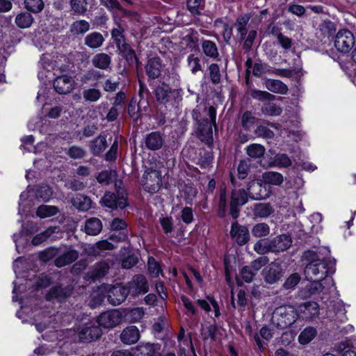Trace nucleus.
Segmentation results:
<instances>
[{
    "label": "nucleus",
    "instance_id": "obj_62",
    "mask_svg": "<svg viewBox=\"0 0 356 356\" xmlns=\"http://www.w3.org/2000/svg\"><path fill=\"white\" fill-rule=\"evenodd\" d=\"M254 250L259 254H265L271 252L270 240L258 241L254 245Z\"/></svg>",
    "mask_w": 356,
    "mask_h": 356
},
{
    "label": "nucleus",
    "instance_id": "obj_61",
    "mask_svg": "<svg viewBox=\"0 0 356 356\" xmlns=\"http://www.w3.org/2000/svg\"><path fill=\"white\" fill-rule=\"evenodd\" d=\"M273 163L275 166L287 168L292 164V161L286 154H277L274 157Z\"/></svg>",
    "mask_w": 356,
    "mask_h": 356
},
{
    "label": "nucleus",
    "instance_id": "obj_39",
    "mask_svg": "<svg viewBox=\"0 0 356 356\" xmlns=\"http://www.w3.org/2000/svg\"><path fill=\"white\" fill-rule=\"evenodd\" d=\"M248 192L245 189L233 190L231 196V203L240 207L244 205L248 200Z\"/></svg>",
    "mask_w": 356,
    "mask_h": 356
},
{
    "label": "nucleus",
    "instance_id": "obj_10",
    "mask_svg": "<svg viewBox=\"0 0 356 356\" xmlns=\"http://www.w3.org/2000/svg\"><path fill=\"white\" fill-rule=\"evenodd\" d=\"M127 288L128 289L129 294L134 297L142 293H146L149 290L147 281L143 275H135L131 281L128 283Z\"/></svg>",
    "mask_w": 356,
    "mask_h": 356
},
{
    "label": "nucleus",
    "instance_id": "obj_17",
    "mask_svg": "<svg viewBox=\"0 0 356 356\" xmlns=\"http://www.w3.org/2000/svg\"><path fill=\"white\" fill-rule=\"evenodd\" d=\"M60 255L55 259L54 264L58 268L70 265L75 261L79 257L77 250L69 247L64 252L59 253Z\"/></svg>",
    "mask_w": 356,
    "mask_h": 356
},
{
    "label": "nucleus",
    "instance_id": "obj_15",
    "mask_svg": "<svg viewBox=\"0 0 356 356\" xmlns=\"http://www.w3.org/2000/svg\"><path fill=\"white\" fill-rule=\"evenodd\" d=\"M55 90L61 95H65L72 91L74 88V80L68 75H62L56 77L54 81Z\"/></svg>",
    "mask_w": 356,
    "mask_h": 356
},
{
    "label": "nucleus",
    "instance_id": "obj_59",
    "mask_svg": "<svg viewBox=\"0 0 356 356\" xmlns=\"http://www.w3.org/2000/svg\"><path fill=\"white\" fill-rule=\"evenodd\" d=\"M188 66L193 74H196L197 72L202 70V65L200 64V58L191 54L187 58Z\"/></svg>",
    "mask_w": 356,
    "mask_h": 356
},
{
    "label": "nucleus",
    "instance_id": "obj_25",
    "mask_svg": "<svg viewBox=\"0 0 356 356\" xmlns=\"http://www.w3.org/2000/svg\"><path fill=\"white\" fill-rule=\"evenodd\" d=\"M109 265L106 261H100L93 265L87 273L89 279L96 280L104 277L109 270Z\"/></svg>",
    "mask_w": 356,
    "mask_h": 356
},
{
    "label": "nucleus",
    "instance_id": "obj_8",
    "mask_svg": "<svg viewBox=\"0 0 356 356\" xmlns=\"http://www.w3.org/2000/svg\"><path fill=\"white\" fill-rule=\"evenodd\" d=\"M118 194L107 192L104 194L102 201L104 205L111 209H124L127 205V194L117 191Z\"/></svg>",
    "mask_w": 356,
    "mask_h": 356
},
{
    "label": "nucleus",
    "instance_id": "obj_53",
    "mask_svg": "<svg viewBox=\"0 0 356 356\" xmlns=\"http://www.w3.org/2000/svg\"><path fill=\"white\" fill-rule=\"evenodd\" d=\"M102 95L99 89L88 88L83 91V97L86 102H97Z\"/></svg>",
    "mask_w": 356,
    "mask_h": 356
},
{
    "label": "nucleus",
    "instance_id": "obj_51",
    "mask_svg": "<svg viewBox=\"0 0 356 356\" xmlns=\"http://www.w3.org/2000/svg\"><path fill=\"white\" fill-rule=\"evenodd\" d=\"M261 112L266 115L277 116L282 113V109L279 105L269 102L263 105Z\"/></svg>",
    "mask_w": 356,
    "mask_h": 356
},
{
    "label": "nucleus",
    "instance_id": "obj_47",
    "mask_svg": "<svg viewBox=\"0 0 356 356\" xmlns=\"http://www.w3.org/2000/svg\"><path fill=\"white\" fill-rule=\"evenodd\" d=\"M316 335V330L312 327L304 329L298 337V341L301 344L309 343Z\"/></svg>",
    "mask_w": 356,
    "mask_h": 356
},
{
    "label": "nucleus",
    "instance_id": "obj_11",
    "mask_svg": "<svg viewBox=\"0 0 356 356\" xmlns=\"http://www.w3.org/2000/svg\"><path fill=\"white\" fill-rule=\"evenodd\" d=\"M129 294L128 289L120 285L109 286L107 289V299L113 305H119L123 302Z\"/></svg>",
    "mask_w": 356,
    "mask_h": 356
},
{
    "label": "nucleus",
    "instance_id": "obj_18",
    "mask_svg": "<svg viewBox=\"0 0 356 356\" xmlns=\"http://www.w3.org/2000/svg\"><path fill=\"white\" fill-rule=\"evenodd\" d=\"M102 332L97 325L86 326L79 333V338L83 343H90L98 339Z\"/></svg>",
    "mask_w": 356,
    "mask_h": 356
},
{
    "label": "nucleus",
    "instance_id": "obj_6",
    "mask_svg": "<svg viewBox=\"0 0 356 356\" xmlns=\"http://www.w3.org/2000/svg\"><path fill=\"white\" fill-rule=\"evenodd\" d=\"M355 44V37L351 31L342 29L335 36L334 46L342 54L349 53Z\"/></svg>",
    "mask_w": 356,
    "mask_h": 356
},
{
    "label": "nucleus",
    "instance_id": "obj_19",
    "mask_svg": "<svg viewBox=\"0 0 356 356\" xmlns=\"http://www.w3.org/2000/svg\"><path fill=\"white\" fill-rule=\"evenodd\" d=\"M323 289L324 286L321 281L312 280L311 283L307 284L299 291L298 295L301 298L307 299L312 296L319 294L323 291Z\"/></svg>",
    "mask_w": 356,
    "mask_h": 356
},
{
    "label": "nucleus",
    "instance_id": "obj_41",
    "mask_svg": "<svg viewBox=\"0 0 356 356\" xmlns=\"http://www.w3.org/2000/svg\"><path fill=\"white\" fill-rule=\"evenodd\" d=\"M70 294V291L60 286L52 288L48 293V299H56L58 302H62Z\"/></svg>",
    "mask_w": 356,
    "mask_h": 356
},
{
    "label": "nucleus",
    "instance_id": "obj_55",
    "mask_svg": "<svg viewBox=\"0 0 356 356\" xmlns=\"http://www.w3.org/2000/svg\"><path fill=\"white\" fill-rule=\"evenodd\" d=\"M209 75L213 84H218L221 81V74L218 64L212 63L208 68Z\"/></svg>",
    "mask_w": 356,
    "mask_h": 356
},
{
    "label": "nucleus",
    "instance_id": "obj_20",
    "mask_svg": "<svg viewBox=\"0 0 356 356\" xmlns=\"http://www.w3.org/2000/svg\"><path fill=\"white\" fill-rule=\"evenodd\" d=\"M140 339V332L136 326L131 325L124 328L120 334L121 341L127 345L136 343Z\"/></svg>",
    "mask_w": 356,
    "mask_h": 356
},
{
    "label": "nucleus",
    "instance_id": "obj_24",
    "mask_svg": "<svg viewBox=\"0 0 356 356\" xmlns=\"http://www.w3.org/2000/svg\"><path fill=\"white\" fill-rule=\"evenodd\" d=\"M265 88L274 93L286 95L289 88L282 81L277 79H267L264 82Z\"/></svg>",
    "mask_w": 356,
    "mask_h": 356
},
{
    "label": "nucleus",
    "instance_id": "obj_4",
    "mask_svg": "<svg viewBox=\"0 0 356 356\" xmlns=\"http://www.w3.org/2000/svg\"><path fill=\"white\" fill-rule=\"evenodd\" d=\"M192 116L196 123L207 122V124H213V127L216 129V111L215 107L212 106L207 107L204 104H200L193 109Z\"/></svg>",
    "mask_w": 356,
    "mask_h": 356
},
{
    "label": "nucleus",
    "instance_id": "obj_36",
    "mask_svg": "<svg viewBox=\"0 0 356 356\" xmlns=\"http://www.w3.org/2000/svg\"><path fill=\"white\" fill-rule=\"evenodd\" d=\"M202 49L204 54L213 59L219 56L218 47L216 43L211 40H204L202 43Z\"/></svg>",
    "mask_w": 356,
    "mask_h": 356
},
{
    "label": "nucleus",
    "instance_id": "obj_5",
    "mask_svg": "<svg viewBox=\"0 0 356 356\" xmlns=\"http://www.w3.org/2000/svg\"><path fill=\"white\" fill-rule=\"evenodd\" d=\"M141 184L146 191L151 193H156L162 185L160 172L152 168L146 170L142 177Z\"/></svg>",
    "mask_w": 356,
    "mask_h": 356
},
{
    "label": "nucleus",
    "instance_id": "obj_48",
    "mask_svg": "<svg viewBox=\"0 0 356 356\" xmlns=\"http://www.w3.org/2000/svg\"><path fill=\"white\" fill-rule=\"evenodd\" d=\"M118 50L122 53L129 65H133L135 62H137L138 58L135 51L129 44L122 46Z\"/></svg>",
    "mask_w": 356,
    "mask_h": 356
},
{
    "label": "nucleus",
    "instance_id": "obj_29",
    "mask_svg": "<svg viewBox=\"0 0 356 356\" xmlns=\"http://www.w3.org/2000/svg\"><path fill=\"white\" fill-rule=\"evenodd\" d=\"M90 25L84 19L74 21L70 26V33L72 35L78 36L83 35L90 29Z\"/></svg>",
    "mask_w": 356,
    "mask_h": 356
},
{
    "label": "nucleus",
    "instance_id": "obj_56",
    "mask_svg": "<svg viewBox=\"0 0 356 356\" xmlns=\"http://www.w3.org/2000/svg\"><path fill=\"white\" fill-rule=\"evenodd\" d=\"M70 5L72 10L78 15H83L87 11L86 0H70Z\"/></svg>",
    "mask_w": 356,
    "mask_h": 356
},
{
    "label": "nucleus",
    "instance_id": "obj_31",
    "mask_svg": "<svg viewBox=\"0 0 356 356\" xmlns=\"http://www.w3.org/2000/svg\"><path fill=\"white\" fill-rule=\"evenodd\" d=\"M102 229V221L97 218H91L86 221L85 232L87 234L95 236Z\"/></svg>",
    "mask_w": 356,
    "mask_h": 356
},
{
    "label": "nucleus",
    "instance_id": "obj_28",
    "mask_svg": "<svg viewBox=\"0 0 356 356\" xmlns=\"http://www.w3.org/2000/svg\"><path fill=\"white\" fill-rule=\"evenodd\" d=\"M92 65L100 70H106L109 67L111 63V56L105 53H99L95 54L92 60Z\"/></svg>",
    "mask_w": 356,
    "mask_h": 356
},
{
    "label": "nucleus",
    "instance_id": "obj_49",
    "mask_svg": "<svg viewBox=\"0 0 356 356\" xmlns=\"http://www.w3.org/2000/svg\"><path fill=\"white\" fill-rule=\"evenodd\" d=\"M274 67L266 63H255L253 67L252 73L254 76H260L264 74H274Z\"/></svg>",
    "mask_w": 356,
    "mask_h": 356
},
{
    "label": "nucleus",
    "instance_id": "obj_21",
    "mask_svg": "<svg viewBox=\"0 0 356 356\" xmlns=\"http://www.w3.org/2000/svg\"><path fill=\"white\" fill-rule=\"evenodd\" d=\"M160 346L147 343L138 345L134 350V356H161Z\"/></svg>",
    "mask_w": 356,
    "mask_h": 356
},
{
    "label": "nucleus",
    "instance_id": "obj_44",
    "mask_svg": "<svg viewBox=\"0 0 356 356\" xmlns=\"http://www.w3.org/2000/svg\"><path fill=\"white\" fill-rule=\"evenodd\" d=\"M318 30L323 37L329 38L334 35L336 31L335 24L330 20H324L319 25Z\"/></svg>",
    "mask_w": 356,
    "mask_h": 356
},
{
    "label": "nucleus",
    "instance_id": "obj_12",
    "mask_svg": "<svg viewBox=\"0 0 356 356\" xmlns=\"http://www.w3.org/2000/svg\"><path fill=\"white\" fill-rule=\"evenodd\" d=\"M249 197L255 200H265L270 195V191L259 181H252L248 186Z\"/></svg>",
    "mask_w": 356,
    "mask_h": 356
},
{
    "label": "nucleus",
    "instance_id": "obj_7",
    "mask_svg": "<svg viewBox=\"0 0 356 356\" xmlns=\"http://www.w3.org/2000/svg\"><path fill=\"white\" fill-rule=\"evenodd\" d=\"M265 282L274 284L278 282L284 275L282 265L277 262H271L262 271Z\"/></svg>",
    "mask_w": 356,
    "mask_h": 356
},
{
    "label": "nucleus",
    "instance_id": "obj_54",
    "mask_svg": "<svg viewBox=\"0 0 356 356\" xmlns=\"http://www.w3.org/2000/svg\"><path fill=\"white\" fill-rule=\"evenodd\" d=\"M251 97L258 101H273L275 99V96L267 91L259 90H251Z\"/></svg>",
    "mask_w": 356,
    "mask_h": 356
},
{
    "label": "nucleus",
    "instance_id": "obj_23",
    "mask_svg": "<svg viewBox=\"0 0 356 356\" xmlns=\"http://www.w3.org/2000/svg\"><path fill=\"white\" fill-rule=\"evenodd\" d=\"M197 125V136L199 138L207 144H211L213 140V124L196 123Z\"/></svg>",
    "mask_w": 356,
    "mask_h": 356
},
{
    "label": "nucleus",
    "instance_id": "obj_52",
    "mask_svg": "<svg viewBox=\"0 0 356 356\" xmlns=\"http://www.w3.org/2000/svg\"><path fill=\"white\" fill-rule=\"evenodd\" d=\"M246 152L252 159H259L265 153V148L259 144H252L247 147Z\"/></svg>",
    "mask_w": 356,
    "mask_h": 356
},
{
    "label": "nucleus",
    "instance_id": "obj_38",
    "mask_svg": "<svg viewBox=\"0 0 356 356\" xmlns=\"http://www.w3.org/2000/svg\"><path fill=\"white\" fill-rule=\"evenodd\" d=\"M124 29L120 24L117 27L113 28L111 31V36L113 39L118 49L127 44L126 38L124 35Z\"/></svg>",
    "mask_w": 356,
    "mask_h": 356
},
{
    "label": "nucleus",
    "instance_id": "obj_22",
    "mask_svg": "<svg viewBox=\"0 0 356 356\" xmlns=\"http://www.w3.org/2000/svg\"><path fill=\"white\" fill-rule=\"evenodd\" d=\"M164 139L159 131H153L147 134L145 139V146L150 150H158L163 145Z\"/></svg>",
    "mask_w": 356,
    "mask_h": 356
},
{
    "label": "nucleus",
    "instance_id": "obj_30",
    "mask_svg": "<svg viewBox=\"0 0 356 356\" xmlns=\"http://www.w3.org/2000/svg\"><path fill=\"white\" fill-rule=\"evenodd\" d=\"M145 312L143 307L128 308L124 310L125 319L130 323H137L145 316Z\"/></svg>",
    "mask_w": 356,
    "mask_h": 356
},
{
    "label": "nucleus",
    "instance_id": "obj_33",
    "mask_svg": "<svg viewBox=\"0 0 356 356\" xmlns=\"http://www.w3.org/2000/svg\"><path fill=\"white\" fill-rule=\"evenodd\" d=\"M261 177L262 181L269 185L280 186L284 181L282 175L274 171L265 172L263 173Z\"/></svg>",
    "mask_w": 356,
    "mask_h": 356
},
{
    "label": "nucleus",
    "instance_id": "obj_14",
    "mask_svg": "<svg viewBox=\"0 0 356 356\" xmlns=\"http://www.w3.org/2000/svg\"><path fill=\"white\" fill-rule=\"evenodd\" d=\"M271 252L279 253L288 250L292 243L291 238L288 234H280L270 240Z\"/></svg>",
    "mask_w": 356,
    "mask_h": 356
},
{
    "label": "nucleus",
    "instance_id": "obj_40",
    "mask_svg": "<svg viewBox=\"0 0 356 356\" xmlns=\"http://www.w3.org/2000/svg\"><path fill=\"white\" fill-rule=\"evenodd\" d=\"M24 6L29 12L38 14L43 10L44 2L43 0H24Z\"/></svg>",
    "mask_w": 356,
    "mask_h": 356
},
{
    "label": "nucleus",
    "instance_id": "obj_1",
    "mask_svg": "<svg viewBox=\"0 0 356 356\" xmlns=\"http://www.w3.org/2000/svg\"><path fill=\"white\" fill-rule=\"evenodd\" d=\"M302 257L308 262L305 268L307 280L323 281L335 272V260L323 257L318 252L307 250Z\"/></svg>",
    "mask_w": 356,
    "mask_h": 356
},
{
    "label": "nucleus",
    "instance_id": "obj_9",
    "mask_svg": "<svg viewBox=\"0 0 356 356\" xmlns=\"http://www.w3.org/2000/svg\"><path fill=\"white\" fill-rule=\"evenodd\" d=\"M121 320V313L117 309H112L102 313L97 318V323L104 328H113L119 325Z\"/></svg>",
    "mask_w": 356,
    "mask_h": 356
},
{
    "label": "nucleus",
    "instance_id": "obj_46",
    "mask_svg": "<svg viewBox=\"0 0 356 356\" xmlns=\"http://www.w3.org/2000/svg\"><path fill=\"white\" fill-rule=\"evenodd\" d=\"M58 212V209L55 206L40 205L37 211L36 214L41 218H48L55 216Z\"/></svg>",
    "mask_w": 356,
    "mask_h": 356
},
{
    "label": "nucleus",
    "instance_id": "obj_50",
    "mask_svg": "<svg viewBox=\"0 0 356 356\" xmlns=\"http://www.w3.org/2000/svg\"><path fill=\"white\" fill-rule=\"evenodd\" d=\"M270 233V227L265 222L257 223L252 228V234L257 238L267 236Z\"/></svg>",
    "mask_w": 356,
    "mask_h": 356
},
{
    "label": "nucleus",
    "instance_id": "obj_58",
    "mask_svg": "<svg viewBox=\"0 0 356 356\" xmlns=\"http://www.w3.org/2000/svg\"><path fill=\"white\" fill-rule=\"evenodd\" d=\"M66 154L73 159H80L83 158L86 155V151L85 149L80 146L73 145L70 147Z\"/></svg>",
    "mask_w": 356,
    "mask_h": 356
},
{
    "label": "nucleus",
    "instance_id": "obj_35",
    "mask_svg": "<svg viewBox=\"0 0 356 356\" xmlns=\"http://www.w3.org/2000/svg\"><path fill=\"white\" fill-rule=\"evenodd\" d=\"M300 312L304 314L307 316L314 317L319 313V306L316 302L309 301L300 304L298 306Z\"/></svg>",
    "mask_w": 356,
    "mask_h": 356
},
{
    "label": "nucleus",
    "instance_id": "obj_16",
    "mask_svg": "<svg viewBox=\"0 0 356 356\" xmlns=\"http://www.w3.org/2000/svg\"><path fill=\"white\" fill-rule=\"evenodd\" d=\"M162 68L161 59L155 56L148 59L145 65V72L149 79H156L161 75Z\"/></svg>",
    "mask_w": 356,
    "mask_h": 356
},
{
    "label": "nucleus",
    "instance_id": "obj_57",
    "mask_svg": "<svg viewBox=\"0 0 356 356\" xmlns=\"http://www.w3.org/2000/svg\"><path fill=\"white\" fill-rule=\"evenodd\" d=\"M60 252V250L59 248H56L55 247H50L42 251L39 254V258L40 260L47 262L50 259H53L54 257H55L56 256L58 255Z\"/></svg>",
    "mask_w": 356,
    "mask_h": 356
},
{
    "label": "nucleus",
    "instance_id": "obj_34",
    "mask_svg": "<svg viewBox=\"0 0 356 356\" xmlns=\"http://www.w3.org/2000/svg\"><path fill=\"white\" fill-rule=\"evenodd\" d=\"M274 209L269 203H259L254 206L253 213L256 217L266 218L273 214Z\"/></svg>",
    "mask_w": 356,
    "mask_h": 356
},
{
    "label": "nucleus",
    "instance_id": "obj_32",
    "mask_svg": "<svg viewBox=\"0 0 356 356\" xmlns=\"http://www.w3.org/2000/svg\"><path fill=\"white\" fill-rule=\"evenodd\" d=\"M104 42V38L99 32H92L88 34L84 38V44L91 49L100 47Z\"/></svg>",
    "mask_w": 356,
    "mask_h": 356
},
{
    "label": "nucleus",
    "instance_id": "obj_3",
    "mask_svg": "<svg viewBox=\"0 0 356 356\" xmlns=\"http://www.w3.org/2000/svg\"><path fill=\"white\" fill-rule=\"evenodd\" d=\"M298 318L295 308L291 305L277 307L273 314V323L280 329H285L293 325Z\"/></svg>",
    "mask_w": 356,
    "mask_h": 356
},
{
    "label": "nucleus",
    "instance_id": "obj_26",
    "mask_svg": "<svg viewBox=\"0 0 356 356\" xmlns=\"http://www.w3.org/2000/svg\"><path fill=\"white\" fill-rule=\"evenodd\" d=\"M33 22L34 17L28 10L19 13L15 18V23L19 29H28L31 26Z\"/></svg>",
    "mask_w": 356,
    "mask_h": 356
},
{
    "label": "nucleus",
    "instance_id": "obj_63",
    "mask_svg": "<svg viewBox=\"0 0 356 356\" xmlns=\"http://www.w3.org/2000/svg\"><path fill=\"white\" fill-rule=\"evenodd\" d=\"M255 117L251 111H245L242 116V126L245 129H250L254 124Z\"/></svg>",
    "mask_w": 356,
    "mask_h": 356
},
{
    "label": "nucleus",
    "instance_id": "obj_45",
    "mask_svg": "<svg viewBox=\"0 0 356 356\" xmlns=\"http://www.w3.org/2000/svg\"><path fill=\"white\" fill-rule=\"evenodd\" d=\"M56 227H50L45 229L44 232L35 235L32 239V244L33 245H38L45 241L53 234L56 232Z\"/></svg>",
    "mask_w": 356,
    "mask_h": 356
},
{
    "label": "nucleus",
    "instance_id": "obj_2",
    "mask_svg": "<svg viewBox=\"0 0 356 356\" xmlns=\"http://www.w3.org/2000/svg\"><path fill=\"white\" fill-rule=\"evenodd\" d=\"M182 89H172L165 83L157 86L154 90L157 102L159 104L165 105L166 107L168 105L177 107L182 101Z\"/></svg>",
    "mask_w": 356,
    "mask_h": 356
},
{
    "label": "nucleus",
    "instance_id": "obj_42",
    "mask_svg": "<svg viewBox=\"0 0 356 356\" xmlns=\"http://www.w3.org/2000/svg\"><path fill=\"white\" fill-rule=\"evenodd\" d=\"M271 32L273 35L276 36L277 42L284 49L289 50L291 48L293 42L291 38L280 32L276 27H273Z\"/></svg>",
    "mask_w": 356,
    "mask_h": 356
},
{
    "label": "nucleus",
    "instance_id": "obj_13",
    "mask_svg": "<svg viewBox=\"0 0 356 356\" xmlns=\"http://www.w3.org/2000/svg\"><path fill=\"white\" fill-rule=\"evenodd\" d=\"M230 236L239 245H243L250 240L249 230L247 227L239 225L237 222L232 224Z\"/></svg>",
    "mask_w": 356,
    "mask_h": 356
},
{
    "label": "nucleus",
    "instance_id": "obj_43",
    "mask_svg": "<svg viewBox=\"0 0 356 356\" xmlns=\"http://www.w3.org/2000/svg\"><path fill=\"white\" fill-rule=\"evenodd\" d=\"M218 327L216 324H210L202 327L201 335L204 341L211 339L213 341L217 339Z\"/></svg>",
    "mask_w": 356,
    "mask_h": 356
},
{
    "label": "nucleus",
    "instance_id": "obj_37",
    "mask_svg": "<svg viewBox=\"0 0 356 356\" xmlns=\"http://www.w3.org/2000/svg\"><path fill=\"white\" fill-rule=\"evenodd\" d=\"M250 17L245 15L238 17L236 19L235 26L241 40H243L246 34L248 33L247 25L250 21Z\"/></svg>",
    "mask_w": 356,
    "mask_h": 356
},
{
    "label": "nucleus",
    "instance_id": "obj_27",
    "mask_svg": "<svg viewBox=\"0 0 356 356\" xmlns=\"http://www.w3.org/2000/svg\"><path fill=\"white\" fill-rule=\"evenodd\" d=\"M107 147L106 136L99 135L90 143V149L94 156L100 155Z\"/></svg>",
    "mask_w": 356,
    "mask_h": 356
},
{
    "label": "nucleus",
    "instance_id": "obj_64",
    "mask_svg": "<svg viewBox=\"0 0 356 356\" xmlns=\"http://www.w3.org/2000/svg\"><path fill=\"white\" fill-rule=\"evenodd\" d=\"M250 172V165L245 161H241L237 168V175L240 179H245Z\"/></svg>",
    "mask_w": 356,
    "mask_h": 356
},
{
    "label": "nucleus",
    "instance_id": "obj_60",
    "mask_svg": "<svg viewBox=\"0 0 356 356\" xmlns=\"http://www.w3.org/2000/svg\"><path fill=\"white\" fill-rule=\"evenodd\" d=\"M300 275L297 273H294L286 278L282 284V288L286 290L293 289L300 282Z\"/></svg>",
    "mask_w": 356,
    "mask_h": 356
}]
</instances>
